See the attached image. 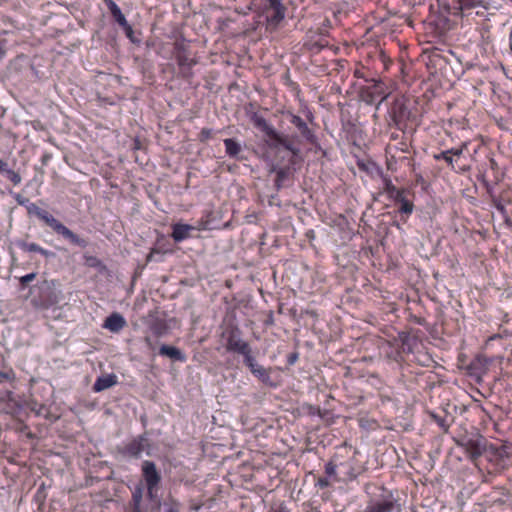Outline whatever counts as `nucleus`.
Listing matches in <instances>:
<instances>
[{"label":"nucleus","instance_id":"1","mask_svg":"<svg viewBox=\"0 0 512 512\" xmlns=\"http://www.w3.org/2000/svg\"><path fill=\"white\" fill-rule=\"evenodd\" d=\"M28 212L30 214L35 215L38 219L43 221L47 226H49L56 234L62 236L64 239L69 241L71 244L86 247L87 242L85 239L79 237L69 228H67L63 223L57 220L52 214H50L47 210H44L37 206L34 203H31L28 206Z\"/></svg>","mask_w":512,"mask_h":512},{"label":"nucleus","instance_id":"2","mask_svg":"<svg viewBox=\"0 0 512 512\" xmlns=\"http://www.w3.org/2000/svg\"><path fill=\"white\" fill-rule=\"evenodd\" d=\"M469 145L470 140H465L458 147L434 154L433 158L435 161H445L447 166L458 174L467 173L471 170V164L465 157V152L468 151Z\"/></svg>","mask_w":512,"mask_h":512},{"label":"nucleus","instance_id":"3","mask_svg":"<svg viewBox=\"0 0 512 512\" xmlns=\"http://www.w3.org/2000/svg\"><path fill=\"white\" fill-rule=\"evenodd\" d=\"M252 124L262 131L268 138L267 144L270 148L283 147L293 155H298L299 149L288 139V137L280 134L276 129L267 122V120L258 113H253L250 117Z\"/></svg>","mask_w":512,"mask_h":512},{"label":"nucleus","instance_id":"4","mask_svg":"<svg viewBox=\"0 0 512 512\" xmlns=\"http://www.w3.org/2000/svg\"><path fill=\"white\" fill-rule=\"evenodd\" d=\"M31 304L35 308L49 309L59 302L58 283L55 280H43L31 291Z\"/></svg>","mask_w":512,"mask_h":512},{"label":"nucleus","instance_id":"5","mask_svg":"<svg viewBox=\"0 0 512 512\" xmlns=\"http://www.w3.org/2000/svg\"><path fill=\"white\" fill-rule=\"evenodd\" d=\"M173 55L179 67V77L190 80L193 77V67L198 63L192 55L189 42L183 37L176 38L173 43Z\"/></svg>","mask_w":512,"mask_h":512},{"label":"nucleus","instance_id":"6","mask_svg":"<svg viewBox=\"0 0 512 512\" xmlns=\"http://www.w3.org/2000/svg\"><path fill=\"white\" fill-rule=\"evenodd\" d=\"M286 11L283 0H267L262 11L267 28L277 29L285 19Z\"/></svg>","mask_w":512,"mask_h":512},{"label":"nucleus","instance_id":"7","mask_svg":"<svg viewBox=\"0 0 512 512\" xmlns=\"http://www.w3.org/2000/svg\"><path fill=\"white\" fill-rule=\"evenodd\" d=\"M410 111L403 98H396L388 109V126L403 130L409 119Z\"/></svg>","mask_w":512,"mask_h":512},{"label":"nucleus","instance_id":"8","mask_svg":"<svg viewBox=\"0 0 512 512\" xmlns=\"http://www.w3.org/2000/svg\"><path fill=\"white\" fill-rule=\"evenodd\" d=\"M401 510V504L391 492H388L379 499L371 500L364 512H401Z\"/></svg>","mask_w":512,"mask_h":512},{"label":"nucleus","instance_id":"9","mask_svg":"<svg viewBox=\"0 0 512 512\" xmlns=\"http://www.w3.org/2000/svg\"><path fill=\"white\" fill-rule=\"evenodd\" d=\"M226 350L241 354L244 359L252 355V349L249 343L241 339L240 332L237 328L227 332Z\"/></svg>","mask_w":512,"mask_h":512},{"label":"nucleus","instance_id":"10","mask_svg":"<svg viewBox=\"0 0 512 512\" xmlns=\"http://www.w3.org/2000/svg\"><path fill=\"white\" fill-rule=\"evenodd\" d=\"M371 82V85L362 90L361 97L367 104H373L376 102L379 104L387 97L385 84L381 80L373 79Z\"/></svg>","mask_w":512,"mask_h":512},{"label":"nucleus","instance_id":"11","mask_svg":"<svg viewBox=\"0 0 512 512\" xmlns=\"http://www.w3.org/2000/svg\"><path fill=\"white\" fill-rule=\"evenodd\" d=\"M142 476L146 483L147 492L152 497L161 481V475L154 462L145 460L142 463Z\"/></svg>","mask_w":512,"mask_h":512},{"label":"nucleus","instance_id":"12","mask_svg":"<svg viewBox=\"0 0 512 512\" xmlns=\"http://www.w3.org/2000/svg\"><path fill=\"white\" fill-rule=\"evenodd\" d=\"M337 468L340 469V472L343 474V481H352L360 474V472L356 470L350 462H341L337 464L335 463V460H331L325 465V473L330 477H335Z\"/></svg>","mask_w":512,"mask_h":512},{"label":"nucleus","instance_id":"13","mask_svg":"<svg viewBox=\"0 0 512 512\" xmlns=\"http://www.w3.org/2000/svg\"><path fill=\"white\" fill-rule=\"evenodd\" d=\"M244 364L249 368L250 372L263 384L275 387V383L271 381L270 369H267L256 362L253 355L243 359Z\"/></svg>","mask_w":512,"mask_h":512},{"label":"nucleus","instance_id":"14","mask_svg":"<svg viewBox=\"0 0 512 512\" xmlns=\"http://www.w3.org/2000/svg\"><path fill=\"white\" fill-rule=\"evenodd\" d=\"M290 116V122L297 128L302 138L309 144H316L317 137L314 132L308 127L307 123L298 115L288 113Z\"/></svg>","mask_w":512,"mask_h":512},{"label":"nucleus","instance_id":"15","mask_svg":"<svg viewBox=\"0 0 512 512\" xmlns=\"http://www.w3.org/2000/svg\"><path fill=\"white\" fill-rule=\"evenodd\" d=\"M393 200L398 206V212L401 214L402 219L406 221L414 210L413 202L406 197V190L404 189L401 193H397Z\"/></svg>","mask_w":512,"mask_h":512},{"label":"nucleus","instance_id":"16","mask_svg":"<svg viewBox=\"0 0 512 512\" xmlns=\"http://www.w3.org/2000/svg\"><path fill=\"white\" fill-rule=\"evenodd\" d=\"M145 441L146 439L142 436L134 438L123 447L122 453L129 457L138 458L144 450Z\"/></svg>","mask_w":512,"mask_h":512},{"label":"nucleus","instance_id":"17","mask_svg":"<svg viewBox=\"0 0 512 512\" xmlns=\"http://www.w3.org/2000/svg\"><path fill=\"white\" fill-rule=\"evenodd\" d=\"M399 340L401 343L400 348L404 353H414L420 345L418 337L408 332L399 333Z\"/></svg>","mask_w":512,"mask_h":512},{"label":"nucleus","instance_id":"18","mask_svg":"<svg viewBox=\"0 0 512 512\" xmlns=\"http://www.w3.org/2000/svg\"><path fill=\"white\" fill-rule=\"evenodd\" d=\"M126 326V320L125 318L117 313L114 312L111 315H109L103 324V327L108 329L111 332L117 333L121 331Z\"/></svg>","mask_w":512,"mask_h":512},{"label":"nucleus","instance_id":"19","mask_svg":"<svg viewBox=\"0 0 512 512\" xmlns=\"http://www.w3.org/2000/svg\"><path fill=\"white\" fill-rule=\"evenodd\" d=\"M196 228L189 224L176 223L172 226L171 237L175 242H182L191 237L190 232Z\"/></svg>","mask_w":512,"mask_h":512},{"label":"nucleus","instance_id":"20","mask_svg":"<svg viewBox=\"0 0 512 512\" xmlns=\"http://www.w3.org/2000/svg\"><path fill=\"white\" fill-rule=\"evenodd\" d=\"M159 354L179 362H185L187 359L186 355L179 348L165 344L160 347Z\"/></svg>","mask_w":512,"mask_h":512},{"label":"nucleus","instance_id":"21","mask_svg":"<svg viewBox=\"0 0 512 512\" xmlns=\"http://www.w3.org/2000/svg\"><path fill=\"white\" fill-rule=\"evenodd\" d=\"M117 384V376L115 374H108L100 376L96 379L93 385V391L101 392Z\"/></svg>","mask_w":512,"mask_h":512},{"label":"nucleus","instance_id":"22","mask_svg":"<svg viewBox=\"0 0 512 512\" xmlns=\"http://www.w3.org/2000/svg\"><path fill=\"white\" fill-rule=\"evenodd\" d=\"M18 247L24 251V252H35V253H39L41 254L42 256H44L45 258H50V257H53L54 256V253L41 247L39 244L37 243H34V242H25V241H21L18 243Z\"/></svg>","mask_w":512,"mask_h":512},{"label":"nucleus","instance_id":"23","mask_svg":"<svg viewBox=\"0 0 512 512\" xmlns=\"http://www.w3.org/2000/svg\"><path fill=\"white\" fill-rule=\"evenodd\" d=\"M149 331L154 337L160 338L167 333L168 326L164 320L156 319L150 323Z\"/></svg>","mask_w":512,"mask_h":512},{"label":"nucleus","instance_id":"24","mask_svg":"<svg viewBox=\"0 0 512 512\" xmlns=\"http://www.w3.org/2000/svg\"><path fill=\"white\" fill-rule=\"evenodd\" d=\"M223 142L226 154L231 158H238V155L242 151L241 145L232 138L224 139Z\"/></svg>","mask_w":512,"mask_h":512},{"label":"nucleus","instance_id":"25","mask_svg":"<svg viewBox=\"0 0 512 512\" xmlns=\"http://www.w3.org/2000/svg\"><path fill=\"white\" fill-rule=\"evenodd\" d=\"M466 450L471 459L475 460L482 454V448L477 441L469 440L466 444Z\"/></svg>","mask_w":512,"mask_h":512},{"label":"nucleus","instance_id":"26","mask_svg":"<svg viewBox=\"0 0 512 512\" xmlns=\"http://www.w3.org/2000/svg\"><path fill=\"white\" fill-rule=\"evenodd\" d=\"M486 0H456L461 10L482 6Z\"/></svg>","mask_w":512,"mask_h":512},{"label":"nucleus","instance_id":"27","mask_svg":"<svg viewBox=\"0 0 512 512\" xmlns=\"http://www.w3.org/2000/svg\"><path fill=\"white\" fill-rule=\"evenodd\" d=\"M403 190V188L399 189L394 186L391 181H387L385 184V191L391 199H394L397 193H401Z\"/></svg>","mask_w":512,"mask_h":512},{"label":"nucleus","instance_id":"28","mask_svg":"<svg viewBox=\"0 0 512 512\" xmlns=\"http://www.w3.org/2000/svg\"><path fill=\"white\" fill-rule=\"evenodd\" d=\"M141 500H142L141 491L140 490L135 491L132 495L133 507H132L131 511H129V512H141V510H140Z\"/></svg>","mask_w":512,"mask_h":512},{"label":"nucleus","instance_id":"29","mask_svg":"<svg viewBox=\"0 0 512 512\" xmlns=\"http://www.w3.org/2000/svg\"><path fill=\"white\" fill-rule=\"evenodd\" d=\"M37 274L32 272L19 278L21 289H24L30 282L36 278Z\"/></svg>","mask_w":512,"mask_h":512},{"label":"nucleus","instance_id":"30","mask_svg":"<svg viewBox=\"0 0 512 512\" xmlns=\"http://www.w3.org/2000/svg\"><path fill=\"white\" fill-rule=\"evenodd\" d=\"M114 20L121 26V27H129V23L126 20L125 16L123 15L122 11L119 10L118 12L114 13L113 15Z\"/></svg>","mask_w":512,"mask_h":512},{"label":"nucleus","instance_id":"31","mask_svg":"<svg viewBox=\"0 0 512 512\" xmlns=\"http://www.w3.org/2000/svg\"><path fill=\"white\" fill-rule=\"evenodd\" d=\"M213 137V130L210 128H203L199 133V140L201 142H207Z\"/></svg>","mask_w":512,"mask_h":512},{"label":"nucleus","instance_id":"32","mask_svg":"<svg viewBox=\"0 0 512 512\" xmlns=\"http://www.w3.org/2000/svg\"><path fill=\"white\" fill-rule=\"evenodd\" d=\"M7 174V178L14 184L18 185L21 182V176L15 172L14 170L7 169L5 172Z\"/></svg>","mask_w":512,"mask_h":512},{"label":"nucleus","instance_id":"33","mask_svg":"<svg viewBox=\"0 0 512 512\" xmlns=\"http://www.w3.org/2000/svg\"><path fill=\"white\" fill-rule=\"evenodd\" d=\"M15 379V373L12 369L7 371H0V382L9 381L12 382Z\"/></svg>","mask_w":512,"mask_h":512},{"label":"nucleus","instance_id":"34","mask_svg":"<svg viewBox=\"0 0 512 512\" xmlns=\"http://www.w3.org/2000/svg\"><path fill=\"white\" fill-rule=\"evenodd\" d=\"M451 124H454L456 129H461V130L470 129L469 121L465 118L456 119L454 122L451 121Z\"/></svg>","mask_w":512,"mask_h":512},{"label":"nucleus","instance_id":"35","mask_svg":"<svg viewBox=\"0 0 512 512\" xmlns=\"http://www.w3.org/2000/svg\"><path fill=\"white\" fill-rule=\"evenodd\" d=\"M491 201H492L493 206H494L498 211H500V212H504V210H505V206H504V204L502 203V201H501L498 197H496V196H494V195H491Z\"/></svg>","mask_w":512,"mask_h":512},{"label":"nucleus","instance_id":"36","mask_svg":"<svg viewBox=\"0 0 512 512\" xmlns=\"http://www.w3.org/2000/svg\"><path fill=\"white\" fill-rule=\"evenodd\" d=\"M165 512H180V503L176 500H172L167 504Z\"/></svg>","mask_w":512,"mask_h":512},{"label":"nucleus","instance_id":"37","mask_svg":"<svg viewBox=\"0 0 512 512\" xmlns=\"http://www.w3.org/2000/svg\"><path fill=\"white\" fill-rule=\"evenodd\" d=\"M268 512H289L283 503L273 504Z\"/></svg>","mask_w":512,"mask_h":512},{"label":"nucleus","instance_id":"38","mask_svg":"<svg viewBox=\"0 0 512 512\" xmlns=\"http://www.w3.org/2000/svg\"><path fill=\"white\" fill-rule=\"evenodd\" d=\"M106 6L108 7L111 15H113L114 13L118 12L119 10H121L119 8V6L113 0H111V2H108L106 4Z\"/></svg>","mask_w":512,"mask_h":512},{"label":"nucleus","instance_id":"39","mask_svg":"<svg viewBox=\"0 0 512 512\" xmlns=\"http://www.w3.org/2000/svg\"><path fill=\"white\" fill-rule=\"evenodd\" d=\"M106 6L108 7L111 15H113L114 13L118 12L119 10H121L119 8V6L113 0H111V2H108L106 4Z\"/></svg>","mask_w":512,"mask_h":512},{"label":"nucleus","instance_id":"40","mask_svg":"<svg viewBox=\"0 0 512 512\" xmlns=\"http://www.w3.org/2000/svg\"><path fill=\"white\" fill-rule=\"evenodd\" d=\"M316 485L323 489V488L328 487L330 485V482L327 478L320 477V478H318Z\"/></svg>","mask_w":512,"mask_h":512},{"label":"nucleus","instance_id":"41","mask_svg":"<svg viewBox=\"0 0 512 512\" xmlns=\"http://www.w3.org/2000/svg\"><path fill=\"white\" fill-rule=\"evenodd\" d=\"M144 343L149 350L155 349V343L153 342L152 338L149 335H146L144 337Z\"/></svg>","mask_w":512,"mask_h":512},{"label":"nucleus","instance_id":"42","mask_svg":"<svg viewBox=\"0 0 512 512\" xmlns=\"http://www.w3.org/2000/svg\"><path fill=\"white\" fill-rule=\"evenodd\" d=\"M87 263L91 267H97L100 265V260L96 257H89L87 258Z\"/></svg>","mask_w":512,"mask_h":512},{"label":"nucleus","instance_id":"43","mask_svg":"<svg viewBox=\"0 0 512 512\" xmlns=\"http://www.w3.org/2000/svg\"><path fill=\"white\" fill-rule=\"evenodd\" d=\"M6 54V40H0V61Z\"/></svg>","mask_w":512,"mask_h":512},{"label":"nucleus","instance_id":"44","mask_svg":"<svg viewBox=\"0 0 512 512\" xmlns=\"http://www.w3.org/2000/svg\"><path fill=\"white\" fill-rule=\"evenodd\" d=\"M122 28L124 29V31L126 33V36L131 38L132 34H133V29H132L131 25L129 24L128 28H127V26L126 27H122Z\"/></svg>","mask_w":512,"mask_h":512},{"label":"nucleus","instance_id":"45","mask_svg":"<svg viewBox=\"0 0 512 512\" xmlns=\"http://www.w3.org/2000/svg\"><path fill=\"white\" fill-rule=\"evenodd\" d=\"M7 166V163L0 159V173L6 172L8 169Z\"/></svg>","mask_w":512,"mask_h":512},{"label":"nucleus","instance_id":"46","mask_svg":"<svg viewBox=\"0 0 512 512\" xmlns=\"http://www.w3.org/2000/svg\"><path fill=\"white\" fill-rule=\"evenodd\" d=\"M398 137H399V134H398V133L393 132V133H391L390 139H391V140H397V139H398Z\"/></svg>","mask_w":512,"mask_h":512},{"label":"nucleus","instance_id":"47","mask_svg":"<svg viewBox=\"0 0 512 512\" xmlns=\"http://www.w3.org/2000/svg\"><path fill=\"white\" fill-rule=\"evenodd\" d=\"M401 146H402V147L400 148V150H401L402 152H406V151H407V149H408V148H407V144H406V143H404V142H402V143H401Z\"/></svg>","mask_w":512,"mask_h":512},{"label":"nucleus","instance_id":"48","mask_svg":"<svg viewBox=\"0 0 512 512\" xmlns=\"http://www.w3.org/2000/svg\"><path fill=\"white\" fill-rule=\"evenodd\" d=\"M355 76H356V77H359V78H360V77H362V76H361V72L356 71V72H355Z\"/></svg>","mask_w":512,"mask_h":512},{"label":"nucleus","instance_id":"49","mask_svg":"<svg viewBox=\"0 0 512 512\" xmlns=\"http://www.w3.org/2000/svg\"><path fill=\"white\" fill-rule=\"evenodd\" d=\"M381 58H382V61L385 63V58L386 57H385V55L383 53L381 54Z\"/></svg>","mask_w":512,"mask_h":512},{"label":"nucleus","instance_id":"50","mask_svg":"<svg viewBox=\"0 0 512 512\" xmlns=\"http://www.w3.org/2000/svg\"><path fill=\"white\" fill-rule=\"evenodd\" d=\"M294 358H297V355H294V357H291L290 363H293Z\"/></svg>","mask_w":512,"mask_h":512},{"label":"nucleus","instance_id":"51","mask_svg":"<svg viewBox=\"0 0 512 512\" xmlns=\"http://www.w3.org/2000/svg\"><path fill=\"white\" fill-rule=\"evenodd\" d=\"M294 358H297V355H294V357H291L290 363H293Z\"/></svg>","mask_w":512,"mask_h":512},{"label":"nucleus","instance_id":"52","mask_svg":"<svg viewBox=\"0 0 512 512\" xmlns=\"http://www.w3.org/2000/svg\"><path fill=\"white\" fill-rule=\"evenodd\" d=\"M294 358H297V355H294V357H291L290 363H293Z\"/></svg>","mask_w":512,"mask_h":512},{"label":"nucleus","instance_id":"53","mask_svg":"<svg viewBox=\"0 0 512 512\" xmlns=\"http://www.w3.org/2000/svg\"><path fill=\"white\" fill-rule=\"evenodd\" d=\"M105 4H107L108 2H111V0H103Z\"/></svg>","mask_w":512,"mask_h":512}]
</instances>
